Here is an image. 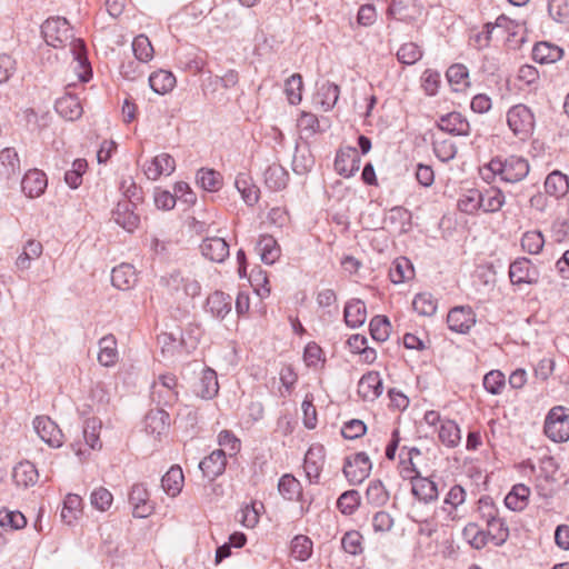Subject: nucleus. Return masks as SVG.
<instances>
[{
  "mask_svg": "<svg viewBox=\"0 0 569 569\" xmlns=\"http://www.w3.org/2000/svg\"><path fill=\"white\" fill-rule=\"evenodd\" d=\"M360 168V157L358 149L355 147H347L337 152L335 159L336 171L343 177H351Z\"/></svg>",
  "mask_w": 569,
  "mask_h": 569,
  "instance_id": "obj_11",
  "label": "nucleus"
},
{
  "mask_svg": "<svg viewBox=\"0 0 569 569\" xmlns=\"http://www.w3.org/2000/svg\"><path fill=\"white\" fill-rule=\"evenodd\" d=\"M543 431L553 442L569 440V415L565 407L556 406L550 409L545 419Z\"/></svg>",
  "mask_w": 569,
  "mask_h": 569,
  "instance_id": "obj_3",
  "label": "nucleus"
},
{
  "mask_svg": "<svg viewBox=\"0 0 569 569\" xmlns=\"http://www.w3.org/2000/svg\"><path fill=\"white\" fill-rule=\"evenodd\" d=\"M446 77L450 84L456 86L455 90L459 91L462 87L469 86V72L466 66L455 63L450 66L446 72Z\"/></svg>",
  "mask_w": 569,
  "mask_h": 569,
  "instance_id": "obj_53",
  "label": "nucleus"
},
{
  "mask_svg": "<svg viewBox=\"0 0 569 569\" xmlns=\"http://www.w3.org/2000/svg\"><path fill=\"white\" fill-rule=\"evenodd\" d=\"M41 33L48 46L53 48L64 47L70 42V52L76 62L74 71L82 82H88L92 77V69L87 57V48L81 39H74L69 22L66 18L54 17L47 19L41 26Z\"/></svg>",
  "mask_w": 569,
  "mask_h": 569,
  "instance_id": "obj_1",
  "label": "nucleus"
},
{
  "mask_svg": "<svg viewBox=\"0 0 569 569\" xmlns=\"http://www.w3.org/2000/svg\"><path fill=\"white\" fill-rule=\"evenodd\" d=\"M38 471L33 463L30 461L19 462L12 472V478L18 486L29 487L37 482Z\"/></svg>",
  "mask_w": 569,
  "mask_h": 569,
  "instance_id": "obj_38",
  "label": "nucleus"
},
{
  "mask_svg": "<svg viewBox=\"0 0 569 569\" xmlns=\"http://www.w3.org/2000/svg\"><path fill=\"white\" fill-rule=\"evenodd\" d=\"M412 308L420 316L431 317L437 311V300L431 293H417L412 301Z\"/></svg>",
  "mask_w": 569,
  "mask_h": 569,
  "instance_id": "obj_48",
  "label": "nucleus"
},
{
  "mask_svg": "<svg viewBox=\"0 0 569 569\" xmlns=\"http://www.w3.org/2000/svg\"><path fill=\"white\" fill-rule=\"evenodd\" d=\"M550 17L560 23L569 21V0H550L548 3Z\"/></svg>",
  "mask_w": 569,
  "mask_h": 569,
  "instance_id": "obj_64",
  "label": "nucleus"
},
{
  "mask_svg": "<svg viewBox=\"0 0 569 569\" xmlns=\"http://www.w3.org/2000/svg\"><path fill=\"white\" fill-rule=\"evenodd\" d=\"M341 547L349 555H360L363 551L361 533L357 530L347 531L341 539Z\"/></svg>",
  "mask_w": 569,
  "mask_h": 569,
  "instance_id": "obj_62",
  "label": "nucleus"
},
{
  "mask_svg": "<svg viewBox=\"0 0 569 569\" xmlns=\"http://www.w3.org/2000/svg\"><path fill=\"white\" fill-rule=\"evenodd\" d=\"M481 208L485 213L498 212L506 202L503 192L496 187L481 190Z\"/></svg>",
  "mask_w": 569,
  "mask_h": 569,
  "instance_id": "obj_32",
  "label": "nucleus"
},
{
  "mask_svg": "<svg viewBox=\"0 0 569 569\" xmlns=\"http://www.w3.org/2000/svg\"><path fill=\"white\" fill-rule=\"evenodd\" d=\"M437 127L452 136H469V121L460 112H450L441 116L437 122Z\"/></svg>",
  "mask_w": 569,
  "mask_h": 569,
  "instance_id": "obj_14",
  "label": "nucleus"
},
{
  "mask_svg": "<svg viewBox=\"0 0 569 569\" xmlns=\"http://www.w3.org/2000/svg\"><path fill=\"white\" fill-rule=\"evenodd\" d=\"M201 254L217 263L223 262L230 254L229 243L223 237L207 236L200 244Z\"/></svg>",
  "mask_w": 569,
  "mask_h": 569,
  "instance_id": "obj_8",
  "label": "nucleus"
},
{
  "mask_svg": "<svg viewBox=\"0 0 569 569\" xmlns=\"http://www.w3.org/2000/svg\"><path fill=\"white\" fill-rule=\"evenodd\" d=\"M463 539L475 549L480 550L488 543L485 529L477 523L470 522L462 530Z\"/></svg>",
  "mask_w": 569,
  "mask_h": 569,
  "instance_id": "obj_46",
  "label": "nucleus"
},
{
  "mask_svg": "<svg viewBox=\"0 0 569 569\" xmlns=\"http://www.w3.org/2000/svg\"><path fill=\"white\" fill-rule=\"evenodd\" d=\"M137 206L129 200H119L112 210L114 222L128 232H133L140 223V217L136 212Z\"/></svg>",
  "mask_w": 569,
  "mask_h": 569,
  "instance_id": "obj_7",
  "label": "nucleus"
},
{
  "mask_svg": "<svg viewBox=\"0 0 569 569\" xmlns=\"http://www.w3.org/2000/svg\"><path fill=\"white\" fill-rule=\"evenodd\" d=\"M170 426V416L162 409H151L144 417V429L147 433L153 437H160L166 433Z\"/></svg>",
  "mask_w": 569,
  "mask_h": 569,
  "instance_id": "obj_15",
  "label": "nucleus"
},
{
  "mask_svg": "<svg viewBox=\"0 0 569 569\" xmlns=\"http://www.w3.org/2000/svg\"><path fill=\"white\" fill-rule=\"evenodd\" d=\"M237 190L248 206H253L259 200V188L252 182L248 173L240 172L234 181Z\"/></svg>",
  "mask_w": 569,
  "mask_h": 569,
  "instance_id": "obj_31",
  "label": "nucleus"
},
{
  "mask_svg": "<svg viewBox=\"0 0 569 569\" xmlns=\"http://www.w3.org/2000/svg\"><path fill=\"white\" fill-rule=\"evenodd\" d=\"M20 159L13 148H4L0 151V176L11 179L20 174Z\"/></svg>",
  "mask_w": 569,
  "mask_h": 569,
  "instance_id": "obj_27",
  "label": "nucleus"
},
{
  "mask_svg": "<svg viewBox=\"0 0 569 569\" xmlns=\"http://www.w3.org/2000/svg\"><path fill=\"white\" fill-rule=\"evenodd\" d=\"M382 390V379L376 371L363 375L358 382V393L363 400H375Z\"/></svg>",
  "mask_w": 569,
  "mask_h": 569,
  "instance_id": "obj_16",
  "label": "nucleus"
},
{
  "mask_svg": "<svg viewBox=\"0 0 569 569\" xmlns=\"http://www.w3.org/2000/svg\"><path fill=\"white\" fill-rule=\"evenodd\" d=\"M218 391L219 383L216 371L210 368L204 369L197 387V395L202 399H212Z\"/></svg>",
  "mask_w": 569,
  "mask_h": 569,
  "instance_id": "obj_34",
  "label": "nucleus"
},
{
  "mask_svg": "<svg viewBox=\"0 0 569 569\" xmlns=\"http://www.w3.org/2000/svg\"><path fill=\"white\" fill-rule=\"evenodd\" d=\"M149 86L158 94H166L176 86V77L167 70H158L149 76Z\"/></svg>",
  "mask_w": 569,
  "mask_h": 569,
  "instance_id": "obj_35",
  "label": "nucleus"
},
{
  "mask_svg": "<svg viewBox=\"0 0 569 569\" xmlns=\"http://www.w3.org/2000/svg\"><path fill=\"white\" fill-rule=\"evenodd\" d=\"M546 193L560 198L569 191V177L559 170L550 172L545 180Z\"/></svg>",
  "mask_w": 569,
  "mask_h": 569,
  "instance_id": "obj_28",
  "label": "nucleus"
},
{
  "mask_svg": "<svg viewBox=\"0 0 569 569\" xmlns=\"http://www.w3.org/2000/svg\"><path fill=\"white\" fill-rule=\"evenodd\" d=\"M447 323L451 331L468 333L476 325V313L469 306L453 307L448 312Z\"/></svg>",
  "mask_w": 569,
  "mask_h": 569,
  "instance_id": "obj_6",
  "label": "nucleus"
},
{
  "mask_svg": "<svg viewBox=\"0 0 569 569\" xmlns=\"http://www.w3.org/2000/svg\"><path fill=\"white\" fill-rule=\"evenodd\" d=\"M231 302L232 299L229 295L214 291L207 298L204 310L213 318L222 320L231 311Z\"/></svg>",
  "mask_w": 569,
  "mask_h": 569,
  "instance_id": "obj_19",
  "label": "nucleus"
},
{
  "mask_svg": "<svg viewBox=\"0 0 569 569\" xmlns=\"http://www.w3.org/2000/svg\"><path fill=\"white\" fill-rule=\"evenodd\" d=\"M38 436L49 446L59 448L63 443V435L58 425L48 417H37L33 421Z\"/></svg>",
  "mask_w": 569,
  "mask_h": 569,
  "instance_id": "obj_10",
  "label": "nucleus"
},
{
  "mask_svg": "<svg viewBox=\"0 0 569 569\" xmlns=\"http://www.w3.org/2000/svg\"><path fill=\"white\" fill-rule=\"evenodd\" d=\"M227 466L226 452L222 449L213 450L209 456L199 462V469L202 471L203 477L209 480H214L221 476Z\"/></svg>",
  "mask_w": 569,
  "mask_h": 569,
  "instance_id": "obj_13",
  "label": "nucleus"
},
{
  "mask_svg": "<svg viewBox=\"0 0 569 569\" xmlns=\"http://www.w3.org/2000/svg\"><path fill=\"white\" fill-rule=\"evenodd\" d=\"M129 502L136 518H147L153 512L154 508L149 499V492L142 483L132 486L129 492Z\"/></svg>",
  "mask_w": 569,
  "mask_h": 569,
  "instance_id": "obj_9",
  "label": "nucleus"
},
{
  "mask_svg": "<svg viewBox=\"0 0 569 569\" xmlns=\"http://www.w3.org/2000/svg\"><path fill=\"white\" fill-rule=\"evenodd\" d=\"M481 190L468 189L462 192L458 199V209L467 214H475L481 208Z\"/></svg>",
  "mask_w": 569,
  "mask_h": 569,
  "instance_id": "obj_44",
  "label": "nucleus"
},
{
  "mask_svg": "<svg viewBox=\"0 0 569 569\" xmlns=\"http://www.w3.org/2000/svg\"><path fill=\"white\" fill-rule=\"evenodd\" d=\"M339 94L340 89L336 83L325 81L318 88V91L315 96V102L320 104L325 111H329L336 106L339 99Z\"/></svg>",
  "mask_w": 569,
  "mask_h": 569,
  "instance_id": "obj_29",
  "label": "nucleus"
},
{
  "mask_svg": "<svg viewBox=\"0 0 569 569\" xmlns=\"http://www.w3.org/2000/svg\"><path fill=\"white\" fill-rule=\"evenodd\" d=\"M101 428V423L96 418L88 419L86 421V425L83 427V438L86 443L91 449H100L101 448V441L99 438V430Z\"/></svg>",
  "mask_w": 569,
  "mask_h": 569,
  "instance_id": "obj_63",
  "label": "nucleus"
},
{
  "mask_svg": "<svg viewBox=\"0 0 569 569\" xmlns=\"http://www.w3.org/2000/svg\"><path fill=\"white\" fill-rule=\"evenodd\" d=\"M117 360V340L113 335H107L99 340L98 361L103 367H112Z\"/></svg>",
  "mask_w": 569,
  "mask_h": 569,
  "instance_id": "obj_30",
  "label": "nucleus"
},
{
  "mask_svg": "<svg viewBox=\"0 0 569 569\" xmlns=\"http://www.w3.org/2000/svg\"><path fill=\"white\" fill-rule=\"evenodd\" d=\"M134 57L140 62H148L153 57V48L149 38L144 34L137 36L132 41Z\"/></svg>",
  "mask_w": 569,
  "mask_h": 569,
  "instance_id": "obj_54",
  "label": "nucleus"
},
{
  "mask_svg": "<svg viewBox=\"0 0 569 569\" xmlns=\"http://www.w3.org/2000/svg\"><path fill=\"white\" fill-rule=\"evenodd\" d=\"M315 166V158L308 146L296 144V151L292 159V170L297 174L308 173Z\"/></svg>",
  "mask_w": 569,
  "mask_h": 569,
  "instance_id": "obj_36",
  "label": "nucleus"
},
{
  "mask_svg": "<svg viewBox=\"0 0 569 569\" xmlns=\"http://www.w3.org/2000/svg\"><path fill=\"white\" fill-rule=\"evenodd\" d=\"M312 541L309 537L299 535L291 541V555L295 559L306 561L312 553Z\"/></svg>",
  "mask_w": 569,
  "mask_h": 569,
  "instance_id": "obj_50",
  "label": "nucleus"
},
{
  "mask_svg": "<svg viewBox=\"0 0 569 569\" xmlns=\"http://www.w3.org/2000/svg\"><path fill=\"white\" fill-rule=\"evenodd\" d=\"M88 168V163L84 159H76L72 162V168L64 173L66 183L72 188L77 189L82 183V176Z\"/></svg>",
  "mask_w": 569,
  "mask_h": 569,
  "instance_id": "obj_59",
  "label": "nucleus"
},
{
  "mask_svg": "<svg viewBox=\"0 0 569 569\" xmlns=\"http://www.w3.org/2000/svg\"><path fill=\"white\" fill-rule=\"evenodd\" d=\"M54 108L61 117L70 121L77 120L82 114L81 103L73 94H66L59 98L56 101Z\"/></svg>",
  "mask_w": 569,
  "mask_h": 569,
  "instance_id": "obj_26",
  "label": "nucleus"
},
{
  "mask_svg": "<svg viewBox=\"0 0 569 569\" xmlns=\"http://www.w3.org/2000/svg\"><path fill=\"white\" fill-rule=\"evenodd\" d=\"M48 186L47 176L44 172L33 169L29 170L21 181L22 191L30 198L41 196Z\"/></svg>",
  "mask_w": 569,
  "mask_h": 569,
  "instance_id": "obj_17",
  "label": "nucleus"
},
{
  "mask_svg": "<svg viewBox=\"0 0 569 569\" xmlns=\"http://www.w3.org/2000/svg\"><path fill=\"white\" fill-rule=\"evenodd\" d=\"M325 463L322 446H312L305 456L303 469L310 481L317 482Z\"/></svg>",
  "mask_w": 569,
  "mask_h": 569,
  "instance_id": "obj_20",
  "label": "nucleus"
},
{
  "mask_svg": "<svg viewBox=\"0 0 569 569\" xmlns=\"http://www.w3.org/2000/svg\"><path fill=\"white\" fill-rule=\"evenodd\" d=\"M415 276V269L411 261L406 257L397 258L389 270L390 280L398 284L409 281Z\"/></svg>",
  "mask_w": 569,
  "mask_h": 569,
  "instance_id": "obj_33",
  "label": "nucleus"
},
{
  "mask_svg": "<svg viewBox=\"0 0 569 569\" xmlns=\"http://www.w3.org/2000/svg\"><path fill=\"white\" fill-rule=\"evenodd\" d=\"M27 525V519L22 512L18 510L1 509L0 526L11 530L22 529Z\"/></svg>",
  "mask_w": 569,
  "mask_h": 569,
  "instance_id": "obj_55",
  "label": "nucleus"
},
{
  "mask_svg": "<svg viewBox=\"0 0 569 569\" xmlns=\"http://www.w3.org/2000/svg\"><path fill=\"white\" fill-rule=\"evenodd\" d=\"M563 50L550 42H538L532 49V59L540 64H549L559 61Z\"/></svg>",
  "mask_w": 569,
  "mask_h": 569,
  "instance_id": "obj_22",
  "label": "nucleus"
},
{
  "mask_svg": "<svg viewBox=\"0 0 569 569\" xmlns=\"http://www.w3.org/2000/svg\"><path fill=\"white\" fill-rule=\"evenodd\" d=\"M537 271L531 269V261L521 257L509 267V278L512 284H531L537 282Z\"/></svg>",
  "mask_w": 569,
  "mask_h": 569,
  "instance_id": "obj_12",
  "label": "nucleus"
},
{
  "mask_svg": "<svg viewBox=\"0 0 569 569\" xmlns=\"http://www.w3.org/2000/svg\"><path fill=\"white\" fill-rule=\"evenodd\" d=\"M360 506V493L355 490H347L337 500V508L346 516L352 515Z\"/></svg>",
  "mask_w": 569,
  "mask_h": 569,
  "instance_id": "obj_51",
  "label": "nucleus"
},
{
  "mask_svg": "<svg viewBox=\"0 0 569 569\" xmlns=\"http://www.w3.org/2000/svg\"><path fill=\"white\" fill-rule=\"evenodd\" d=\"M397 58L400 63L411 66L422 58V50L415 42H407L399 48Z\"/></svg>",
  "mask_w": 569,
  "mask_h": 569,
  "instance_id": "obj_60",
  "label": "nucleus"
},
{
  "mask_svg": "<svg viewBox=\"0 0 569 569\" xmlns=\"http://www.w3.org/2000/svg\"><path fill=\"white\" fill-rule=\"evenodd\" d=\"M487 529L485 533L488 542L491 541L495 546H502L509 537V528L502 518H497L486 523Z\"/></svg>",
  "mask_w": 569,
  "mask_h": 569,
  "instance_id": "obj_42",
  "label": "nucleus"
},
{
  "mask_svg": "<svg viewBox=\"0 0 569 569\" xmlns=\"http://www.w3.org/2000/svg\"><path fill=\"white\" fill-rule=\"evenodd\" d=\"M197 183L207 191H218L222 186L221 174L213 169L201 168L197 172Z\"/></svg>",
  "mask_w": 569,
  "mask_h": 569,
  "instance_id": "obj_45",
  "label": "nucleus"
},
{
  "mask_svg": "<svg viewBox=\"0 0 569 569\" xmlns=\"http://www.w3.org/2000/svg\"><path fill=\"white\" fill-rule=\"evenodd\" d=\"M184 477L181 467L172 466L161 479L163 490L171 497L180 493Z\"/></svg>",
  "mask_w": 569,
  "mask_h": 569,
  "instance_id": "obj_39",
  "label": "nucleus"
},
{
  "mask_svg": "<svg viewBox=\"0 0 569 569\" xmlns=\"http://www.w3.org/2000/svg\"><path fill=\"white\" fill-rule=\"evenodd\" d=\"M366 498L371 505L382 506L388 501L389 495L380 480H372L368 485Z\"/></svg>",
  "mask_w": 569,
  "mask_h": 569,
  "instance_id": "obj_58",
  "label": "nucleus"
},
{
  "mask_svg": "<svg viewBox=\"0 0 569 569\" xmlns=\"http://www.w3.org/2000/svg\"><path fill=\"white\" fill-rule=\"evenodd\" d=\"M345 322L350 328H358L366 322L367 309L366 305L360 299H352L345 306L343 311Z\"/></svg>",
  "mask_w": 569,
  "mask_h": 569,
  "instance_id": "obj_24",
  "label": "nucleus"
},
{
  "mask_svg": "<svg viewBox=\"0 0 569 569\" xmlns=\"http://www.w3.org/2000/svg\"><path fill=\"white\" fill-rule=\"evenodd\" d=\"M530 489L522 483L515 485L505 498V505L513 511H521L528 505Z\"/></svg>",
  "mask_w": 569,
  "mask_h": 569,
  "instance_id": "obj_37",
  "label": "nucleus"
},
{
  "mask_svg": "<svg viewBox=\"0 0 569 569\" xmlns=\"http://www.w3.org/2000/svg\"><path fill=\"white\" fill-rule=\"evenodd\" d=\"M176 169V161L169 153L156 156L144 166V173L150 180H157L161 174H171Z\"/></svg>",
  "mask_w": 569,
  "mask_h": 569,
  "instance_id": "obj_18",
  "label": "nucleus"
},
{
  "mask_svg": "<svg viewBox=\"0 0 569 569\" xmlns=\"http://www.w3.org/2000/svg\"><path fill=\"white\" fill-rule=\"evenodd\" d=\"M81 505L82 499L80 496L69 493L63 501V508L61 510L62 520L70 525L81 512Z\"/></svg>",
  "mask_w": 569,
  "mask_h": 569,
  "instance_id": "obj_52",
  "label": "nucleus"
},
{
  "mask_svg": "<svg viewBox=\"0 0 569 569\" xmlns=\"http://www.w3.org/2000/svg\"><path fill=\"white\" fill-rule=\"evenodd\" d=\"M411 493L421 502L430 503L438 499L437 483L427 477H418L411 485Z\"/></svg>",
  "mask_w": 569,
  "mask_h": 569,
  "instance_id": "obj_21",
  "label": "nucleus"
},
{
  "mask_svg": "<svg viewBox=\"0 0 569 569\" xmlns=\"http://www.w3.org/2000/svg\"><path fill=\"white\" fill-rule=\"evenodd\" d=\"M43 251L42 243L37 240H29L23 247L22 252L16 260V266L19 270H28L31 267V262L38 259Z\"/></svg>",
  "mask_w": 569,
  "mask_h": 569,
  "instance_id": "obj_40",
  "label": "nucleus"
},
{
  "mask_svg": "<svg viewBox=\"0 0 569 569\" xmlns=\"http://www.w3.org/2000/svg\"><path fill=\"white\" fill-rule=\"evenodd\" d=\"M545 244V238L538 230L527 231L522 234L521 247L530 254H538Z\"/></svg>",
  "mask_w": 569,
  "mask_h": 569,
  "instance_id": "obj_57",
  "label": "nucleus"
},
{
  "mask_svg": "<svg viewBox=\"0 0 569 569\" xmlns=\"http://www.w3.org/2000/svg\"><path fill=\"white\" fill-rule=\"evenodd\" d=\"M261 260L267 264L274 263L281 253L277 240L270 234H263L258 242Z\"/></svg>",
  "mask_w": 569,
  "mask_h": 569,
  "instance_id": "obj_43",
  "label": "nucleus"
},
{
  "mask_svg": "<svg viewBox=\"0 0 569 569\" xmlns=\"http://www.w3.org/2000/svg\"><path fill=\"white\" fill-rule=\"evenodd\" d=\"M507 122L510 130L520 140H526L532 132L535 119L531 110L525 104H517L509 109Z\"/></svg>",
  "mask_w": 569,
  "mask_h": 569,
  "instance_id": "obj_4",
  "label": "nucleus"
},
{
  "mask_svg": "<svg viewBox=\"0 0 569 569\" xmlns=\"http://www.w3.org/2000/svg\"><path fill=\"white\" fill-rule=\"evenodd\" d=\"M438 437L442 445L448 448H455L461 441V431L453 420L447 419L441 421Z\"/></svg>",
  "mask_w": 569,
  "mask_h": 569,
  "instance_id": "obj_41",
  "label": "nucleus"
},
{
  "mask_svg": "<svg viewBox=\"0 0 569 569\" xmlns=\"http://www.w3.org/2000/svg\"><path fill=\"white\" fill-rule=\"evenodd\" d=\"M530 166L526 158L517 154L496 156L479 168L482 180L490 183L496 178L506 183L522 181L529 173Z\"/></svg>",
  "mask_w": 569,
  "mask_h": 569,
  "instance_id": "obj_2",
  "label": "nucleus"
},
{
  "mask_svg": "<svg viewBox=\"0 0 569 569\" xmlns=\"http://www.w3.org/2000/svg\"><path fill=\"white\" fill-rule=\"evenodd\" d=\"M370 335L373 340L378 342H385L391 331V325L386 316H375L369 323Z\"/></svg>",
  "mask_w": 569,
  "mask_h": 569,
  "instance_id": "obj_49",
  "label": "nucleus"
},
{
  "mask_svg": "<svg viewBox=\"0 0 569 569\" xmlns=\"http://www.w3.org/2000/svg\"><path fill=\"white\" fill-rule=\"evenodd\" d=\"M372 463L366 452H357L347 457L343 463V475L351 485H359L369 477Z\"/></svg>",
  "mask_w": 569,
  "mask_h": 569,
  "instance_id": "obj_5",
  "label": "nucleus"
},
{
  "mask_svg": "<svg viewBox=\"0 0 569 569\" xmlns=\"http://www.w3.org/2000/svg\"><path fill=\"white\" fill-rule=\"evenodd\" d=\"M482 385L487 392L500 395L506 387L505 373L500 370H491L485 375Z\"/></svg>",
  "mask_w": 569,
  "mask_h": 569,
  "instance_id": "obj_56",
  "label": "nucleus"
},
{
  "mask_svg": "<svg viewBox=\"0 0 569 569\" xmlns=\"http://www.w3.org/2000/svg\"><path fill=\"white\" fill-rule=\"evenodd\" d=\"M302 87V77L299 73H293L286 80L284 92L291 104H297L301 101Z\"/></svg>",
  "mask_w": 569,
  "mask_h": 569,
  "instance_id": "obj_61",
  "label": "nucleus"
},
{
  "mask_svg": "<svg viewBox=\"0 0 569 569\" xmlns=\"http://www.w3.org/2000/svg\"><path fill=\"white\" fill-rule=\"evenodd\" d=\"M278 490L286 500L299 499L302 493L300 482L291 475H284L280 478Z\"/></svg>",
  "mask_w": 569,
  "mask_h": 569,
  "instance_id": "obj_47",
  "label": "nucleus"
},
{
  "mask_svg": "<svg viewBox=\"0 0 569 569\" xmlns=\"http://www.w3.org/2000/svg\"><path fill=\"white\" fill-rule=\"evenodd\" d=\"M112 286L120 290H129L137 282L136 269L132 264L121 263L111 272Z\"/></svg>",
  "mask_w": 569,
  "mask_h": 569,
  "instance_id": "obj_23",
  "label": "nucleus"
},
{
  "mask_svg": "<svg viewBox=\"0 0 569 569\" xmlns=\"http://www.w3.org/2000/svg\"><path fill=\"white\" fill-rule=\"evenodd\" d=\"M264 183L271 191H279L287 187L288 171L279 163H272L263 172Z\"/></svg>",
  "mask_w": 569,
  "mask_h": 569,
  "instance_id": "obj_25",
  "label": "nucleus"
}]
</instances>
